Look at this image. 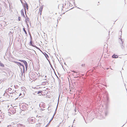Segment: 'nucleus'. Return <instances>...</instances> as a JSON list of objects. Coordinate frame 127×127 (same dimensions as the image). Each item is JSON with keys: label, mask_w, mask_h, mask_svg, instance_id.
<instances>
[{"label": "nucleus", "mask_w": 127, "mask_h": 127, "mask_svg": "<svg viewBox=\"0 0 127 127\" xmlns=\"http://www.w3.org/2000/svg\"><path fill=\"white\" fill-rule=\"evenodd\" d=\"M36 76L35 75V74L33 75V79L32 78H31V77L30 78L33 81H35V80H36L37 79V74H36Z\"/></svg>", "instance_id": "7ed1b4c3"}, {"label": "nucleus", "mask_w": 127, "mask_h": 127, "mask_svg": "<svg viewBox=\"0 0 127 127\" xmlns=\"http://www.w3.org/2000/svg\"><path fill=\"white\" fill-rule=\"evenodd\" d=\"M112 57L113 58H117L118 57V56L117 55H115L114 54L112 56Z\"/></svg>", "instance_id": "9b49d317"}, {"label": "nucleus", "mask_w": 127, "mask_h": 127, "mask_svg": "<svg viewBox=\"0 0 127 127\" xmlns=\"http://www.w3.org/2000/svg\"><path fill=\"white\" fill-rule=\"evenodd\" d=\"M42 92V91H39L38 92V93H37V94H39L40 93H41Z\"/></svg>", "instance_id": "2eb2a0df"}, {"label": "nucleus", "mask_w": 127, "mask_h": 127, "mask_svg": "<svg viewBox=\"0 0 127 127\" xmlns=\"http://www.w3.org/2000/svg\"><path fill=\"white\" fill-rule=\"evenodd\" d=\"M24 63V64L25 66H26V68H27V67L28 64L27 63V62L25 61H24V62H23Z\"/></svg>", "instance_id": "6e6552de"}, {"label": "nucleus", "mask_w": 127, "mask_h": 127, "mask_svg": "<svg viewBox=\"0 0 127 127\" xmlns=\"http://www.w3.org/2000/svg\"><path fill=\"white\" fill-rule=\"evenodd\" d=\"M30 44H32V41H30Z\"/></svg>", "instance_id": "a211bd4d"}, {"label": "nucleus", "mask_w": 127, "mask_h": 127, "mask_svg": "<svg viewBox=\"0 0 127 127\" xmlns=\"http://www.w3.org/2000/svg\"><path fill=\"white\" fill-rule=\"evenodd\" d=\"M72 71L74 72V73H73V75H74V76H75V75L76 74H79L78 72H75L74 71Z\"/></svg>", "instance_id": "f8f14e48"}, {"label": "nucleus", "mask_w": 127, "mask_h": 127, "mask_svg": "<svg viewBox=\"0 0 127 127\" xmlns=\"http://www.w3.org/2000/svg\"><path fill=\"white\" fill-rule=\"evenodd\" d=\"M109 56V55H108V57Z\"/></svg>", "instance_id": "aec40b11"}, {"label": "nucleus", "mask_w": 127, "mask_h": 127, "mask_svg": "<svg viewBox=\"0 0 127 127\" xmlns=\"http://www.w3.org/2000/svg\"><path fill=\"white\" fill-rule=\"evenodd\" d=\"M43 8V7L42 6H41L39 9V10L40 11V15L41 14V12L42 11Z\"/></svg>", "instance_id": "1a4fd4ad"}, {"label": "nucleus", "mask_w": 127, "mask_h": 127, "mask_svg": "<svg viewBox=\"0 0 127 127\" xmlns=\"http://www.w3.org/2000/svg\"><path fill=\"white\" fill-rule=\"evenodd\" d=\"M70 4L71 5H74L75 1L74 0H70L69 1Z\"/></svg>", "instance_id": "20e7f679"}, {"label": "nucleus", "mask_w": 127, "mask_h": 127, "mask_svg": "<svg viewBox=\"0 0 127 127\" xmlns=\"http://www.w3.org/2000/svg\"><path fill=\"white\" fill-rule=\"evenodd\" d=\"M24 10L25 11V9H24V10L22 9L21 10V13L22 15H23L24 17H25V15H24Z\"/></svg>", "instance_id": "423d86ee"}, {"label": "nucleus", "mask_w": 127, "mask_h": 127, "mask_svg": "<svg viewBox=\"0 0 127 127\" xmlns=\"http://www.w3.org/2000/svg\"><path fill=\"white\" fill-rule=\"evenodd\" d=\"M119 43L121 44H123V42L122 41V39L121 37L120 38L119 40Z\"/></svg>", "instance_id": "0eeeda50"}, {"label": "nucleus", "mask_w": 127, "mask_h": 127, "mask_svg": "<svg viewBox=\"0 0 127 127\" xmlns=\"http://www.w3.org/2000/svg\"><path fill=\"white\" fill-rule=\"evenodd\" d=\"M19 61H21V62H24V60H19Z\"/></svg>", "instance_id": "f3484780"}, {"label": "nucleus", "mask_w": 127, "mask_h": 127, "mask_svg": "<svg viewBox=\"0 0 127 127\" xmlns=\"http://www.w3.org/2000/svg\"><path fill=\"white\" fill-rule=\"evenodd\" d=\"M23 31H24V32H25V34H27V32L26 30H25V29L24 28H23Z\"/></svg>", "instance_id": "4468645a"}, {"label": "nucleus", "mask_w": 127, "mask_h": 127, "mask_svg": "<svg viewBox=\"0 0 127 127\" xmlns=\"http://www.w3.org/2000/svg\"><path fill=\"white\" fill-rule=\"evenodd\" d=\"M11 112H10V114H14L16 112V110L13 107H12L10 109Z\"/></svg>", "instance_id": "f03ea898"}, {"label": "nucleus", "mask_w": 127, "mask_h": 127, "mask_svg": "<svg viewBox=\"0 0 127 127\" xmlns=\"http://www.w3.org/2000/svg\"><path fill=\"white\" fill-rule=\"evenodd\" d=\"M29 18H28L27 17H26V19H25L26 22V23H27V22H28L29 21Z\"/></svg>", "instance_id": "9d476101"}, {"label": "nucleus", "mask_w": 127, "mask_h": 127, "mask_svg": "<svg viewBox=\"0 0 127 127\" xmlns=\"http://www.w3.org/2000/svg\"><path fill=\"white\" fill-rule=\"evenodd\" d=\"M75 77H78V75L77 74L76 76H75Z\"/></svg>", "instance_id": "6ab92c4d"}, {"label": "nucleus", "mask_w": 127, "mask_h": 127, "mask_svg": "<svg viewBox=\"0 0 127 127\" xmlns=\"http://www.w3.org/2000/svg\"><path fill=\"white\" fill-rule=\"evenodd\" d=\"M15 63L17 64L18 65L20 66H22L23 67V69H24V66L21 63L18 62H15Z\"/></svg>", "instance_id": "39448f33"}, {"label": "nucleus", "mask_w": 127, "mask_h": 127, "mask_svg": "<svg viewBox=\"0 0 127 127\" xmlns=\"http://www.w3.org/2000/svg\"><path fill=\"white\" fill-rule=\"evenodd\" d=\"M35 119L34 117H32L28 119V121L31 123H33L35 122Z\"/></svg>", "instance_id": "f257e3e1"}, {"label": "nucleus", "mask_w": 127, "mask_h": 127, "mask_svg": "<svg viewBox=\"0 0 127 127\" xmlns=\"http://www.w3.org/2000/svg\"><path fill=\"white\" fill-rule=\"evenodd\" d=\"M0 65L1 66V67H4V65L2 64V63H1L0 62Z\"/></svg>", "instance_id": "ddd939ff"}, {"label": "nucleus", "mask_w": 127, "mask_h": 127, "mask_svg": "<svg viewBox=\"0 0 127 127\" xmlns=\"http://www.w3.org/2000/svg\"><path fill=\"white\" fill-rule=\"evenodd\" d=\"M18 20L19 21H20L21 20V18L20 17H18Z\"/></svg>", "instance_id": "dca6fc26"}]
</instances>
